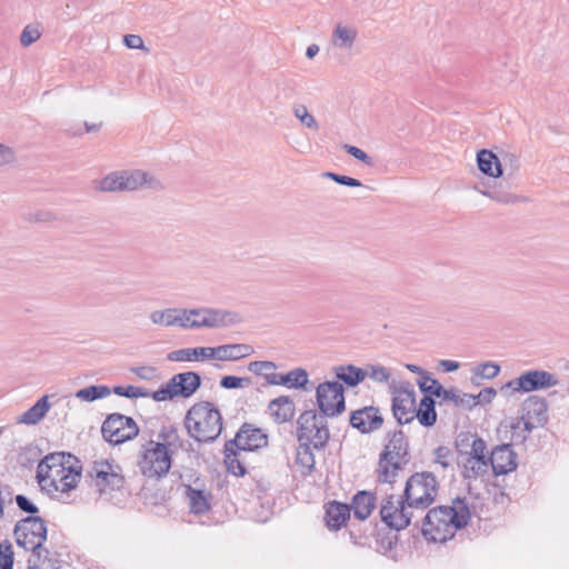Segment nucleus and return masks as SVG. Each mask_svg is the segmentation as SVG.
<instances>
[{
	"mask_svg": "<svg viewBox=\"0 0 569 569\" xmlns=\"http://www.w3.org/2000/svg\"><path fill=\"white\" fill-rule=\"evenodd\" d=\"M82 477L80 460L66 452L47 455L37 467V481L49 496L69 495L77 488Z\"/></svg>",
	"mask_w": 569,
	"mask_h": 569,
	"instance_id": "obj_1",
	"label": "nucleus"
},
{
	"mask_svg": "<svg viewBox=\"0 0 569 569\" xmlns=\"http://www.w3.org/2000/svg\"><path fill=\"white\" fill-rule=\"evenodd\" d=\"M179 440L178 430L173 426H163L157 440L150 439L140 447L137 466L140 472L150 479L166 477L172 466V447Z\"/></svg>",
	"mask_w": 569,
	"mask_h": 569,
	"instance_id": "obj_2",
	"label": "nucleus"
},
{
	"mask_svg": "<svg viewBox=\"0 0 569 569\" xmlns=\"http://www.w3.org/2000/svg\"><path fill=\"white\" fill-rule=\"evenodd\" d=\"M470 511L462 500H455L452 506L430 509L422 521L421 532L426 540L446 542L458 529L468 525Z\"/></svg>",
	"mask_w": 569,
	"mask_h": 569,
	"instance_id": "obj_3",
	"label": "nucleus"
},
{
	"mask_svg": "<svg viewBox=\"0 0 569 569\" xmlns=\"http://www.w3.org/2000/svg\"><path fill=\"white\" fill-rule=\"evenodd\" d=\"M188 435L198 442H211L222 431V417L218 408L209 401L194 403L184 418Z\"/></svg>",
	"mask_w": 569,
	"mask_h": 569,
	"instance_id": "obj_4",
	"label": "nucleus"
},
{
	"mask_svg": "<svg viewBox=\"0 0 569 569\" xmlns=\"http://www.w3.org/2000/svg\"><path fill=\"white\" fill-rule=\"evenodd\" d=\"M458 465L462 468V476L476 480L488 473L489 457L487 443L482 438L465 436L457 440Z\"/></svg>",
	"mask_w": 569,
	"mask_h": 569,
	"instance_id": "obj_5",
	"label": "nucleus"
},
{
	"mask_svg": "<svg viewBox=\"0 0 569 569\" xmlns=\"http://www.w3.org/2000/svg\"><path fill=\"white\" fill-rule=\"evenodd\" d=\"M438 490L439 483L432 472H416L407 479L403 497L415 513L423 512L435 502Z\"/></svg>",
	"mask_w": 569,
	"mask_h": 569,
	"instance_id": "obj_6",
	"label": "nucleus"
},
{
	"mask_svg": "<svg viewBox=\"0 0 569 569\" xmlns=\"http://www.w3.org/2000/svg\"><path fill=\"white\" fill-rule=\"evenodd\" d=\"M14 537L17 545L28 551H32L38 558L42 552L46 556L49 553L42 547L47 539V525L46 521L37 516H29L20 520L14 527Z\"/></svg>",
	"mask_w": 569,
	"mask_h": 569,
	"instance_id": "obj_7",
	"label": "nucleus"
},
{
	"mask_svg": "<svg viewBox=\"0 0 569 569\" xmlns=\"http://www.w3.org/2000/svg\"><path fill=\"white\" fill-rule=\"evenodd\" d=\"M297 425L299 443L312 446L313 449H321L327 445L330 435L326 416H319L315 410H306L299 416Z\"/></svg>",
	"mask_w": 569,
	"mask_h": 569,
	"instance_id": "obj_8",
	"label": "nucleus"
},
{
	"mask_svg": "<svg viewBox=\"0 0 569 569\" xmlns=\"http://www.w3.org/2000/svg\"><path fill=\"white\" fill-rule=\"evenodd\" d=\"M201 386V377L194 371L173 375L160 389L152 392V399L161 402L173 398H190Z\"/></svg>",
	"mask_w": 569,
	"mask_h": 569,
	"instance_id": "obj_9",
	"label": "nucleus"
},
{
	"mask_svg": "<svg viewBox=\"0 0 569 569\" xmlns=\"http://www.w3.org/2000/svg\"><path fill=\"white\" fill-rule=\"evenodd\" d=\"M409 503L406 501L403 495L396 497L390 495L386 497L380 506L381 520L390 528L400 531L407 528L416 513L411 508H408Z\"/></svg>",
	"mask_w": 569,
	"mask_h": 569,
	"instance_id": "obj_10",
	"label": "nucleus"
},
{
	"mask_svg": "<svg viewBox=\"0 0 569 569\" xmlns=\"http://www.w3.org/2000/svg\"><path fill=\"white\" fill-rule=\"evenodd\" d=\"M101 432L106 441L120 445L134 439L139 435V427L131 417L111 413L103 421Z\"/></svg>",
	"mask_w": 569,
	"mask_h": 569,
	"instance_id": "obj_11",
	"label": "nucleus"
},
{
	"mask_svg": "<svg viewBox=\"0 0 569 569\" xmlns=\"http://www.w3.org/2000/svg\"><path fill=\"white\" fill-rule=\"evenodd\" d=\"M119 466L108 460L93 461L87 470V476L91 483L100 492L120 489L123 486L124 478L121 475Z\"/></svg>",
	"mask_w": 569,
	"mask_h": 569,
	"instance_id": "obj_12",
	"label": "nucleus"
},
{
	"mask_svg": "<svg viewBox=\"0 0 569 569\" xmlns=\"http://www.w3.org/2000/svg\"><path fill=\"white\" fill-rule=\"evenodd\" d=\"M317 405L326 417H335L346 409L345 389L339 381H325L316 390Z\"/></svg>",
	"mask_w": 569,
	"mask_h": 569,
	"instance_id": "obj_13",
	"label": "nucleus"
},
{
	"mask_svg": "<svg viewBox=\"0 0 569 569\" xmlns=\"http://www.w3.org/2000/svg\"><path fill=\"white\" fill-rule=\"evenodd\" d=\"M522 411V416L515 419V429H519L521 425H525V433L518 436V440H527L530 432L537 426H543L548 420V405L542 398H528L523 403Z\"/></svg>",
	"mask_w": 569,
	"mask_h": 569,
	"instance_id": "obj_14",
	"label": "nucleus"
},
{
	"mask_svg": "<svg viewBox=\"0 0 569 569\" xmlns=\"http://www.w3.org/2000/svg\"><path fill=\"white\" fill-rule=\"evenodd\" d=\"M559 385V379L555 373L546 370H529L518 378L508 381L503 388L511 389L513 392H532L545 390Z\"/></svg>",
	"mask_w": 569,
	"mask_h": 569,
	"instance_id": "obj_15",
	"label": "nucleus"
},
{
	"mask_svg": "<svg viewBox=\"0 0 569 569\" xmlns=\"http://www.w3.org/2000/svg\"><path fill=\"white\" fill-rule=\"evenodd\" d=\"M194 329L201 328H224L237 325L241 321L239 313L213 308L191 309Z\"/></svg>",
	"mask_w": 569,
	"mask_h": 569,
	"instance_id": "obj_16",
	"label": "nucleus"
},
{
	"mask_svg": "<svg viewBox=\"0 0 569 569\" xmlns=\"http://www.w3.org/2000/svg\"><path fill=\"white\" fill-rule=\"evenodd\" d=\"M416 391L411 387L396 388L392 396V413L399 425L415 420Z\"/></svg>",
	"mask_w": 569,
	"mask_h": 569,
	"instance_id": "obj_17",
	"label": "nucleus"
},
{
	"mask_svg": "<svg viewBox=\"0 0 569 569\" xmlns=\"http://www.w3.org/2000/svg\"><path fill=\"white\" fill-rule=\"evenodd\" d=\"M267 435L259 428L244 423L236 433L234 439L229 440V448H237L240 451L249 452L266 447Z\"/></svg>",
	"mask_w": 569,
	"mask_h": 569,
	"instance_id": "obj_18",
	"label": "nucleus"
},
{
	"mask_svg": "<svg viewBox=\"0 0 569 569\" xmlns=\"http://www.w3.org/2000/svg\"><path fill=\"white\" fill-rule=\"evenodd\" d=\"M350 425L361 433H371L382 427L383 417L378 408L363 407L351 412Z\"/></svg>",
	"mask_w": 569,
	"mask_h": 569,
	"instance_id": "obj_19",
	"label": "nucleus"
},
{
	"mask_svg": "<svg viewBox=\"0 0 569 569\" xmlns=\"http://www.w3.org/2000/svg\"><path fill=\"white\" fill-rule=\"evenodd\" d=\"M489 466L496 476L507 475L513 471L517 466V453L510 443L499 445L493 448L489 457Z\"/></svg>",
	"mask_w": 569,
	"mask_h": 569,
	"instance_id": "obj_20",
	"label": "nucleus"
},
{
	"mask_svg": "<svg viewBox=\"0 0 569 569\" xmlns=\"http://www.w3.org/2000/svg\"><path fill=\"white\" fill-rule=\"evenodd\" d=\"M264 380L270 386H286L290 389H306L308 383V373L302 368H296L287 373H266Z\"/></svg>",
	"mask_w": 569,
	"mask_h": 569,
	"instance_id": "obj_21",
	"label": "nucleus"
},
{
	"mask_svg": "<svg viewBox=\"0 0 569 569\" xmlns=\"http://www.w3.org/2000/svg\"><path fill=\"white\" fill-rule=\"evenodd\" d=\"M124 191H134L142 187L161 188L160 181L147 171L139 169L121 170Z\"/></svg>",
	"mask_w": 569,
	"mask_h": 569,
	"instance_id": "obj_22",
	"label": "nucleus"
},
{
	"mask_svg": "<svg viewBox=\"0 0 569 569\" xmlns=\"http://www.w3.org/2000/svg\"><path fill=\"white\" fill-rule=\"evenodd\" d=\"M358 38V30L349 24L339 22L335 26L330 43L335 50L351 52Z\"/></svg>",
	"mask_w": 569,
	"mask_h": 569,
	"instance_id": "obj_23",
	"label": "nucleus"
},
{
	"mask_svg": "<svg viewBox=\"0 0 569 569\" xmlns=\"http://www.w3.org/2000/svg\"><path fill=\"white\" fill-rule=\"evenodd\" d=\"M254 352L252 346L247 343H229L212 347V357L219 361H238Z\"/></svg>",
	"mask_w": 569,
	"mask_h": 569,
	"instance_id": "obj_24",
	"label": "nucleus"
},
{
	"mask_svg": "<svg viewBox=\"0 0 569 569\" xmlns=\"http://www.w3.org/2000/svg\"><path fill=\"white\" fill-rule=\"evenodd\" d=\"M408 463L402 462L398 459L387 457L386 455L380 453L378 467L376 469L377 480L380 483H393L399 472L407 466Z\"/></svg>",
	"mask_w": 569,
	"mask_h": 569,
	"instance_id": "obj_25",
	"label": "nucleus"
},
{
	"mask_svg": "<svg viewBox=\"0 0 569 569\" xmlns=\"http://www.w3.org/2000/svg\"><path fill=\"white\" fill-rule=\"evenodd\" d=\"M381 453L408 463L410 456L408 451V441L403 431L398 430L390 433L389 440Z\"/></svg>",
	"mask_w": 569,
	"mask_h": 569,
	"instance_id": "obj_26",
	"label": "nucleus"
},
{
	"mask_svg": "<svg viewBox=\"0 0 569 569\" xmlns=\"http://www.w3.org/2000/svg\"><path fill=\"white\" fill-rule=\"evenodd\" d=\"M212 347H194L173 350L167 355L169 361L191 362L212 360Z\"/></svg>",
	"mask_w": 569,
	"mask_h": 569,
	"instance_id": "obj_27",
	"label": "nucleus"
},
{
	"mask_svg": "<svg viewBox=\"0 0 569 569\" xmlns=\"http://www.w3.org/2000/svg\"><path fill=\"white\" fill-rule=\"evenodd\" d=\"M268 411L274 422L284 423L293 418L296 408L291 398L280 396L269 402Z\"/></svg>",
	"mask_w": 569,
	"mask_h": 569,
	"instance_id": "obj_28",
	"label": "nucleus"
},
{
	"mask_svg": "<svg viewBox=\"0 0 569 569\" xmlns=\"http://www.w3.org/2000/svg\"><path fill=\"white\" fill-rule=\"evenodd\" d=\"M350 518V507L347 503L332 501L326 510V523L330 529L338 530Z\"/></svg>",
	"mask_w": 569,
	"mask_h": 569,
	"instance_id": "obj_29",
	"label": "nucleus"
},
{
	"mask_svg": "<svg viewBox=\"0 0 569 569\" xmlns=\"http://www.w3.org/2000/svg\"><path fill=\"white\" fill-rule=\"evenodd\" d=\"M377 498L370 491H359L353 498L350 510H353L356 518L360 520L367 519L376 507Z\"/></svg>",
	"mask_w": 569,
	"mask_h": 569,
	"instance_id": "obj_30",
	"label": "nucleus"
},
{
	"mask_svg": "<svg viewBox=\"0 0 569 569\" xmlns=\"http://www.w3.org/2000/svg\"><path fill=\"white\" fill-rule=\"evenodd\" d=\"M477 164L479 170L488 177L499 178L502 176L501 163L491 150L482 149L478 151Z\"/></svg>",
	"mask_w": 569,
	"mask_h": 569,
	"instance_id": "obj_31",
	"label": "nucleus"
},
{
	"mask_svg": "<svg viewBox=\"0 0 569 569\" xmlns=\"http://www.w3.org/2000/svg\"><path fill=\"white\" fill-rule=\"evenodd\" d=\"M50 407L49 397L43 396L30 409L17 417L16 421L20 425H36L46 416Z\"/></svg>",
	"mask_w": 569,
	"mask_h": 569,
	"instance_id": "obj_32",
	"label": "nucleus"
},
{
	"mask_svg": "<svg viewBox=\"0 0 569 569\" xmlns=\"http://www.w3.org/2000/svg\"><path fill=\"white\" fill-rule=\"evenodd\" d=\"M184 495L192 513L202 515L209 510V495L206 491L186 486Z\"/></svg>",
	"mask_w": 569,
	"mask_h": 569,
	"instance_id": "obj_33",
	"label": "nucleus"
},
{
	"mask_svg": "<svg viewBox=\"0 0 569 569\" xmlns=\"http://www.w3.org/2000/svg\"><path fill=\"white\" fill-rule=\"evenodd\" d=\"M243 452L244 451H240L237 448H229V441L224 445V463L227 470L233 476L242 477L247 473L242 461Z\"/></svg>",
	"mask_w": 569,
	"mask_h": 569,
	"instance_id": "obj_34",
	"label": "nucleus"
},
{
	"mask_svg": "<svg viewBox=\"0 0 569 569\" xmlns=\"http://www.w3.org/2000/svg\"><path fill=\"white\" fill-rule=\"evenodd\" d=\"M416 418L425 427H431L436 423L437 413L435 410V400L432 397L425 396L420 400V406L418 409H416L415 412V419Z\"/></svg>",
	"mask_w": 569,
	"mask_h": 569,
	"instance_id": "obj_35",
	"label": "nucleus"
},
{
	"mask_svg": "<svg viewBox=\"0 0 569 569\" xmlns=\"http://www.w3.org/2000/svg\"><path fill=\"white\" fill-rule=\"evenodd\" d=\"M335 372L348 387H356L365 380L363 369L353 365L336 367Z\"/></svg>",
	"mask_w": 569,
	"mask_h": 569,
	"instance_id": "obj_36",
	"label": "nucleus"
},
{
	"mask_svg": "<svg viewBox=\"0 0 569 569\" xmlns=\"http://www.w3.org/2000/svg\"><path fill=\"white\" fill-rule=\"evenodd\" d=\"M121 170L112 171L103 178L94 181V189L100 192H119L123 190Z\"/></svg>",
	"mask_w": 569,
	"mask_h": 569,
	"instance_id": "obj_37",
	"label": "nucleus"
},
{
	"mask_svg": "<svg viewBox=\"0 0 569 569\" xmlns=\"http://www.w3.org/2000/svg\"><path fill=\"white\" fill-rule=\"evenodd\" d=\"M292 114L299 122L307 129L311 131H318L320 129V124L316 117L311 114L306 104L297 102L292 104Z\"/></svg>",
	"mask_w": 569,
	"mask_h": 569,
	"instance_id": "obj_38",
	"label": "nucleus"
},
{
	"mask_svg": "<svg viewBox=\"0 0 569 569\" xmlns=\"http://www.w3.org/2000/svg\"><path fill=\"white\" fill-rule=\"evenodd\" d=\"M309 445H299L297 449L296 463L301 468L303 476L310 475L315 468V456Z\"/></svg>",
	"mask_w": 569,
	"mask_h": 569,
	"instance_id": "obj_39",
	"label": "nucleus"
},
{
	"mask_svg": "<svg viewBox=\"0 0 569 569\" xmlns=\"http://www.w3.org/2000/svg\"><path fill=\"white\" fill-rule=\"evenodd\" d=\"M178 308H167L154 310L150 313V320L153 325L173 327L177 323Z\"/></svg>",
	"mask_w": 569,
	"mask_h": 569,
	"instance_id": "obj_40",
	"label": "nucleus"
},
{
	"mask_svg": "<svg viewBox=\"0 0 569 569\" xmlns=\"http://www.w3.org/2000/svg\"><path fill=\"white\" fill-rule=\"evenodd\" d=\"M111 390L107 386H90L76 392V397L82 401H94L108 397Z\"/></svg>",
	"mask_w": 569,
	"mask_h": 569,
	"instance_id": "obj_41",
	"label": "nucleus"
},
{
	"mask_svg": "<svg viewBox=\"0 0 569 569\" xmlns=\"http://www.w3.org/2000/svg\"><path fill=\"white\" fill-rule=\"evenodd\" d=\"M418 385L421 391L428 393L427 396L430 397L436 396L440 398L441 392H443V387L438 380L431 378L429 373H423V376L418 379Z\"/></svg>",
	"mask_w": 569,
	"mask_h": 569,
	"instance_id": "obj_42",
	"label": "nucleus"
},
{
	"mask_svg": "<svg viewBox=\"0 0 569 569\" xmlns=\"http://www.w3.org/2000/svg\"><path fill=\"white\" fill-rule=\"evenodd\" d=\"M365 379L368 377L376 382H388L391 373L388 368L381 365H368L363 368Z\"/></svg>",
	"mask_w": 569,
	"mask_h": 569,
	"instance_id": "obj_43",
	"label": "nucleus"
},
{
	"mask_svg": "<svg viewBox=\"0 0 569 569\" xmlns=\"http://www.w3.org/2000/svg\"><path fill=\"white\" fill-rule=\"evenodd\" d=\"M113 392L118 396L126 398H147L152 397V393L141 387L136 386H117L113 388Z\"/></svg>",
	"mask_w": 569,
	"mask_h": 569,
	"instance_id": "obj_44",
	"label": "nucleus"
},
{
	"mask_svg": "<svg viewBox=\"0 0 569 569\" xmlns=\"http://www.w3.org/2000/svg\"><path fill=\"white\" fill-rule=\"evenodd\" d=\"M252 385L250 377L224 376L220 380V387L223 389H238Z\"/></svg>",
	"mask_w": 569,
	"mask_h": 569,
	"instance_id": "obj_45",
	"label": "nucleus"
},
{
	"mask_svg": "<svg viewBox=\"0 0 569 569\" xmlns=\"http://www.w3.org/2000/svg\"><path fill=\"white\" fill-rule=\"evenodd\" d=\"M499 372L500 366L491 361L483 362L475 369V375L483 379H493Z\"/></svg>",
	"mask_w": 569,
	"mask_h": 569,
	"instance_id": "obj_46",
	"label": "nucleus"
},
{
	"mask_svg": "<svg viewBox=\"0 0 569 569\" xmlns=\"http://www.w3.org/2000/svg\"><path fill=\"white\" fill-rule=\"evenodd\" d=\"M13 551L9 541L0 543V569H12Z\"/></svg>",
	"mask_w": 569,
	"mask_h": 569,
	"instance_id": "obj_47",
	"label": "nucleus"
},
{
	"mask_svg": "<svg viewBox=\"0 0 569 569\" xmlns=\"http://www.w3.org/2000/svg\"><path fill=\"white\" fill-rule=\"evenodd\" d=\"M277 366L272 361H251L248 365V370L257 376L274 372Z\"/></svg>",
	"mask_w": 569,
	"mask_h": 569,
	"instance_id": "obj_48",
	"label": "nucleus"
},
{
	"mask_svg": "<svg viewBox=\"0 0 569 569\" xmlns=\"http://www.w3.org/2000/svg\"><path fill=\"white\" fill-rule=\"evenodd\" d=\"M41 37V32L39 28L34 26H26L20 34V42L23 47H29L39 40Z\"/></svg>",
	"mask_w": 569,
	"mask_h": 569,
	"instance_id": "obj_49",
	"label": "nucleus"
},
{
	"mask_svg": "<svg viewBox=\"0 0 569 569\" xmlns=\"http://www.w3.org/2000/svg\"><path fill=\"white\" fill-rule=\"evenodd\" d=\"M435 463L440 465L442 468H447L451 463L452 453L451 450L446 446H440L433 450Z\"/></svg>",
	"mask_w": 569,
	"mask_h": 569,
	"instance_id": "obj_50",
	"label": "nucleus"
},
{
	"mask_svg": "<svg viewBox=\"0 0 569 569\" xmlns=\"http://www.w3.org/2000/svg\"><path fill=\"white\" fill-rule=\"evenodd\" d=\"M323 176L339 184H342V186L353 187V188L362 187V183L360 180L348 177V176H343V174H339V173H335V172H326V173H323Z\"/></svg>",
	"mask_w": 569,
	"mask_h": 569,
	"instance_id": "obj_51",
	"label": "nucleus"
},
{
	"mask_svg": "<svg viewBox=\"0 0 569 569\" xmlns=\"http://www.w3.org/2000/svg\"><path fill=\"white\" fill-rule=\"evenodd\" d=\"M131 372H133L138 378L147 381H151L158 376V369L153 366L133 367L131 368Z\"/></svg>",
	"mask_w": 569,
	"mask_h": 569,
	"instance_id": "obj_52",
	"label": "nucleus"
},
{
	"mask_svg": "<svg viewBox=\"0 0 569 569\" xmlns=\"http://www.w3.org/2000/svg\"><path fill=\"white\" fill-rule=\"evenodd\" d=\"M343 149L346 150L347 153H349L357 160L361 161L362 163H365L367 166L373 164L372 158L369 154H367L362 149L351 146V144H345Z\"/></svg>",
	"mask_w": 569,
	"mask_h": 569,
	"instance_id": "obj_53",
	"label": "nucleus"
},
{
	"mask_svg": "<svg viewBox=\"0 0 569 569\" xmlns=\"http://www.w3.org/2000/svg\"><path fill=\"white\" fill-rule=\"evenodd\" d=\"M191 323H193L191 309L178 308L176 326L182 329H194Z\"/></svg>",
	"mask_w": 569,
	"mask_h": 569,
	"instance_id": "obj_54",
	"label": "nucleus"
},
{
	"mask_svg": "<svg viewBox=\"0 0 569 569\" xmlns=\"http://www.w3.org/2000/svg\"><path fill=\"white\" fill-rule=\"evenodd\" d=\"M123 43L129 49H140L149 52V49L144 47L143 39L139 34H127L123 38Z\"/></svg>",
	"mask_w": 569,
	"mask_h": 569,
	"instance_id": "obj_55",
	"label": "nucleus"
},
{
	"mask_svg": "<svg viewBox=\"0 0 569 569\" xmlns=\"http://www.w3.org/2000/svg\"><path fill=\"white\" fill-rule=\"evenodd\" d=\"M16 160V152L14 150L3 143H0V167L10 164L14 162Z\"/></svg>",
	"mask_w": 569,
	"mask_h": 569,
	"instance_id": "obj_56",
	"label": "nucleus"
},
{
	"mask_svg": "<svg viewBox=\"0 0 569 569\" xmlns=\"http://www.w3.org/2000/svg\"><path fill=\"white\" fill-rule=\"evenodd\" d=\"M17 506L24 512L34 515L38 512V508L33 505L26 496L17 495L16 496Z\"/></svg>",
	"mask_w": 569,
	"mask_h": 569,
	"instance_id": "obj_57",
	"label": "nucleus"
},
{
	"mask_svg": "<svg viewBox=\"0 0 569 569\" xmlns=\"http://www.w3.org/2000/svg\"><path fill=\"white\" fill-rule=\"evenodd\" d=\"M492 200L497 201L499 203L509 204V203L518 202L519 201V197H517V196H515L512 193L495 190L493 199Z\"/></svg>",
	"mask_w": 569,
	"mask_h": 569,
	"instance_id": "obj_58",
	"label": "nucleus"
},
{
	"mask_svg": "<svg viewBox=\"0 0 569 569\" xmlns=\"http://www.w3.org/2000/svg\"><path fill=\"white\" fill-rule=\"evenodd\" d=\"M443 400H448L453 402L455 405H458L459 402H463V399L460 398V395H458L453 389H445L443 392H441V397Z\"/></svg>",
	"mask_w": 569,
	"mask_h": 569,
	"instance_id": "obj_59",
	"label": "nucleus"
},
{
	"mask_svg": "<svg viewBox=\"0 0 569 569\" xmlns=\"http://www.w3.org/2000/svg\"><path fill=\"white\" fill-rule=\"evenodd\" d=\"M496 390L493 388H485L477 396L478 403L482 400L485 402H490L492 398L496 396Z\"/></svg>",
	"mask_w": 569,
	"mask_h": 569,
	"instance_id": "obj_60",
	"label": "nucleus"
},
{
	"mask_svg": "<svg viewBox=\"0 0 569 569\" xmlns=\"http://www.w3.org/2000/svg\"><path fill=\"white\" fill-rule=\"evenodd\" d=\"M515 420L510 423V440L513 443H523L526 440H518V436L525 433V425H521V428L515 429Z\"/></svg>",
	"mask_w": 569,
	"mask_h": 569,
	"instance_id": "obj_61",
	"label": "nucleus"
},
{
	"mask_svg": "<svg viewBox=\"0 0 569 569\" xmlns=\"http://www.w3.org/2000/svg\"><path fill=\"white\" fill-rule=\"evenodd\" d=\"M460 398L463 399V402H459L457 406L471 408L472 406H476L478 403L477 396L463 393L460 395Z\"/></svg>",
	"mask_w": 569,
	"mask_h": 569,
	"instance_id": "obj_62",
	"label": "nucleus"
},
{
	"mask_svg": "<svg viewBox=\"0 0 569 569\" xmlns=\"http://www.w3.org/2000/svg\"><path fill=\"white\" fill-rule=\"evenodd\" d=\"M440 365L447 372L455 371L459 368V363L452 360H442Z\"/></svg>",
	"mask_w": 569,
	"mask_h": 569,
	"instance_id": "obj_63",
	"label": "nucleus"
},
{
	"mask_svg": "<svg viewBox=\"0 0 569 569\" xmlns=\"http://www.w3.org/2000/svg\"><path fill=\"white\" fill-rule=\"evenodd\" d=\"M319 46L316 43L310 44L306 50V57L308 59L315 58L319 53Z\"/></svg>",
	"mask_w": 569,
	"mask_h": 569,
	"instance_id": "obj_64",
	"label": "nucleus"
}]
</instances>
